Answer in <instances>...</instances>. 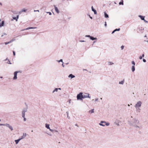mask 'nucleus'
<instances>
[{"instance_id": "obj_1", "label": "nucleus", "mask_w": 148, "mask_h": 148, "mask_svg": "<svg viewBox=\"0 0 148 148\" xmlns=\"http://www.w3.org/2000/svg\"><path fill=\"white\" fill-rule=\"evenodd\" d=\"M77 100H82L83 99L82 93L80 92L77 95Z\"/></svg>"}, {"instance_id": "obj_2", "label": "nucleus", "mask_w": 148, "mask_h": 148, "mask_svg": "<svg viewBox=\"0 0 148 148\" xmlns=\"http://www.w3.org/2000/svg\"><path fill=\"white\" fill-rule=\"evenodd\" d=\"M101 123L100 124V125L102 126H105V124H106L107 126H108L109 125V123H106V122H104L103 121H101Z\"/></svg>"}, {"instance_id": "obj_3", "label": "nucleus", "mask_w": 148, "mask_h": 148, "mask_svg": "<svg viewBox=\"0 0 148 148\" xmlns=\"http://www.w3.org/2000/svg\"><path fill=\"white\" fill-rule=\"evenodd\" d=\"M141 102L140 101L138 102L135 106L136 108H137L140 107L141 106Z\"/></svg>"}, {"instance_id": "obj_4", "label": "nucleus", "mask_w": 148, "mask_h": 148, "mask_svg": "<svg viewBox=\"0 0 148 148\" xmlns=\"http://www.w3.org/2000/svg\"><path fill=\"white\" fill-rule=\"evenodd\" d=\"M18 73V72L17 71H16V72H14V77L13 78L14 79H17V73Z\"/></svg>"}, {"instance_id": "obj_5", "label": "nucleus", "mask_w": 148, "mask_h": 148, "mask_svg": "<svg viewBox=\"0 0 148 148\" xmlns=\"http://www.w3.org/2000/svg\"><path fill=\"white\" fill-rule=\"evenodd\" d=\"M89 95L88 94H86L85 95H83V99L87 97L90 98V97L89 96Z\"/></svg>"}, {"instance_id": "obj_6", "label": "nucleus", "mask_w": 148, "mask_h": 148, "mask_svg": "<svg viewBox=\"0 0 148 148\" xmlns=\"http://www.w3.org/2000/svg\"><path fill=\"white\" fill-rule=\"evenodd\" d=\"M15 39H13L12 40H11L10 41L8 42H5V45H7L8 44H9V43H10L11 42H13V41H14V40Z\"/></svg>"}, {"instance_id": "obj_7", "label": "nucleus", "mask_w": 148, "mask_h": 148, "mask_svg": "<svg viewBox=\"0 0 148 148\" xmlns=\"http://www.w3.org/2000/svg\"><path fill=\"white\" fill-rule=\"evenodd\" d=\"M36 27H29L27 28H26L25 29L23 30H22L21 31H23V30H27V29H35V28H36Z\"/></svg>"}, {"instance_id": "obj_8", "label": "nucleus", "mask_w": 148, "mask_h": 148, "mask_svg": "<svg viewBox=\"0 0 148 148\" xmlns=\"http://www.w3.org/2000/svg\"><path fill=\"white\" fill-rule=\"evenodd\" d=\"M92 10L94 12V14H97V11H96V10H95V9L93 8V6L92 7Z\"/></svg>"}, {"instance_id": "obj_9", "label": "nucleus", "mask_w": 148, "mask_h": 148, "mask_svg": "<svg viewBox=\"0 0 148 148\" xmlns=\"http://www.w3.org/2000/svg\"><path fill=\"white\" fill-rule=\"evenodd\" d=\"M54 7L56 11L57 12V13H59V11L58 8L55 6H54Z\"/></svg>"}, {"instance_id": "obj_10", "label": "nucleus", "mask_w": 148, "mask_h": 148, "mask_svg": "<svg viewBox=\"0 0 148 148\" xmlns=\"http://www.w3.org/2000/svg\"><path fill=\"white\" fill-rule=\"evenodd\" d=\"M13 19L15 20L16 21H17L18 18V15H17L16 17H13Z\"/></svg>"}, {"instance_id": "obj_11", "label": "nucleus", "mask_w": 148, "mask_h": 148, "mask_svg": "<svg viewBox=\"0 0 148 148\" xmlns=\"http://www.w3.org/2000/svg\"><path fill=\"white\" fill-rule=\"evenodd\" d=\"M139 16L140 18L143 20H144L145 16L141 15H139Z\"/></svg>"}, {"instance_id": "obj_12", "label": "nucleus", "mask_w": 148, "mask_h": 148, "mask_svg": "<svg viewBox=\"0 0 148 148\" xmlns=\"http://www.w3.org/2000/svg\"><path fill=\"white\" fill-rule=\"evenodd\" d=\"M21 139H21H18V140H15V142L16 143V144H17L18 142Z\"/></svg>"}, {"instance_id": "obj_13", "label": "nucleus", "mask_w": 148, "mask_h": 148, "mask_svg": "<svg viewBox=\"0 0 148 148\" xmlns=\"http://www.w3.org/2000/svg\"><path fill=\"white\" fill-rule=\"evenodd\" d=\"M75 77V76L74 75H73L72 74H71L69 75V77H71V78H73L74 77Z\"/></svg>"}, {"instance_id": "obj_14", "label": "nucleus", "mask_w": 148, "mask_h": 148, "mask_svg": "<svg viewBox=\"0 0 148 148\" xmlns=\"http://www.w3.org/2000/svg\"><path fill=\"white\" fill-rule=\"evenodd\" d=\"M89 36L90 37V39L91 40H96L97 39L96 38H94L92 36Z\"/></svg>"}, {"instance_id": "obj_15", "label": "nucleus", "mask_w": 148, "mask_h": 148, "mask_svg": "<svg viewBox=\"0 0 148 148\" xmlns=\"http://www.w3.org/2000/svg\"><path fill=\"white\" fill-rule=\"evenodd\" d=\"M4 24V22L3 21L0 24V27H2L3 26Z\"/></svg>"}, {"instance_id": "obj_16", "label": "nucleus", "mask_w": 148, "mask_h": 148, "mask_svg": "<svg viewBox=\"0 0 148 148\" xmlns=\"http://www.w3.org/2000/svg\"><path fill=\"white\" fill-rule=\"evenodd\" d=\"M49 126V125L47 124H46L45 127L47 128L50 129Z\"/></svg>"}, {"instance_id": "obj_17", "label": "nucleus", "mask_w": 148, "mask_h": 148, "mask_svg": "<svg viewBox=\"0 0 148 148\" xmlns=\"http://www.w3.org/2000/svg\"><path fill=\"white\" fill-rule=\"evenodd\" d=\"M58 89H59V90H61V88H56L53 91V92H54L55 91H56V92H57L58 90Z\"/></svg>"}, {"instance_id": "obj_18", "label": "nucleus", "mask_w": 148, "mask_h": 148, "mask_svg": "<svg viewBox=\"0 0 148 148\" xmlns=\"http://www.w3.org/2000/svg\"><path fill=\"white\" fill-rule=\"evenodd\" d=\"M25 112L24 111H23V112H22V116L23 117H24Z\"/></svg>"}, {"instance_id": "obj_19", "label": "nucleus", "mask_w": 148, "mask_h": 148, "mask_svg": "<svg viewBox=\"0 0 148 148\" xmlns=\"http://www.w3.org/2000/svg\"><path fill=\"white\" fill-rule=\"evenodd\" d=\"M26 136V134L25 133H23V135L22 136V138H21V139H22L23 138H24Z\"/></svg>"}, {"instance_id": "obj_20", "label": "nucleus", "mask_w": 148, "mask_h": 148, "mask_svg": "<svg viewBox=\"0 0 148 148\" xmlns=\"http://www.w3.org/2000/svg\"><path fill=\"white\" fill-rule=\"evenodd\" d=\"M132 70L133 72H134L135 71V66H132Z\"/></svg>"}, {"instance_id": "obj_21", "label": "nucleus", "mask_w": 148, "mask_h": 148, "mask_svg": "<svg viewBox=\"0 0 148 148\" xmlns=\"http://www.w3.org/2000/svg\"><path fill=\"white\" fill-rule=\"evenodd\" d=\"M104 14H105V16L106 18H108V15L107 14L106 12H104Z\"/></svg>"}, {"instance_id": "obj_22", "label": "nucleus", "mask_w": 148, "mask_h": 148, "mask_svg": "<svg viewBox=\"0 0 148 148\" xmlns=\"http://www.w3.org/2000/svg\"><path fill=\"white\" fill-rule=\"evenodd\" d=\"M7 125H9V128L11 129V130H12H12L13 128H12V126H10L9 124H7Z\"/></svg>"}, {"instance_id": "obj_23", "label": "nucleus", "mask_w": 148, "mask_h": 148, "mask_svg": "<svg viewBox=\"0 0 148 148\" xmlns=\"http://www.w3.org/2000/svg\"><path fill=\"white\" fill-rule=\"evenodd\" d=\"M94 112V109H92L89 111V112L90 113H93Z\"/></svg>"}, {"instance_id": "obj_24", "label": "nucleus", "mask_w": 148, "mask_h": 148, "mask_svg": "<svg viewBox=\"0 0 148 148\" xmlns=\"http://www.w3.org/2000/svg\"><path fill=\"white\" fill-rule=\"evenodd\" d=\"M119 4L120 5H123V0H122V2H121L119 3Z\"/></svg>"}, {"instance_id": "obj_25", "label": "nucleus", "mask_w": 148, "mask_h": 148, "mask_svg": "<svg viewBox=\"0 0 148 148\" xmlns=\"http://www.w3.org/2000/svg\"><path fill=\"white\" fill-rule=\"evenodd\" d=\"M124 82V81L123 80V81H122L121 82H119V83L120 84H123Z\"/></svg>"}, {"instance_id": "obj_26", "label": "nucleus", "mask_w": 148, "mask_h": 148, "mask_svg": "<svg viewBox=\"0 0 148 148\" xmlns=\"http://www.w3.org/2000/svg\"><path fill=\"white\" fill-rule=\"evenodd\" d=\"M108 64L109 65H111L113 64V63L111 62H108Z\"/></svg>"}, {"instance_id": "obj_27", "label": "nucleus", "mask_w": 148, "mask_h": 148, "mask_svg": "<svg viewBox=\"0 0 148 148\" xmlns=\"http://www.w3.org/2000/svg\"><path fill=\"white\" fill-rule=\"evenodd\" d=\"M132 64L133 65V66H135V63L134 62V61H132Z\"/></svg>"}, {"instance_id": "obj_28", "label": "nucleus", "mask_w": 148, "mask_h": 148, "mask_svg": "<svg viewBox=\"0 0 148 148\" xmlns=\"http://www.w3.org/2000/svg\"><path fill=\"white\" fill-rule=\"evenodd\" d=\"M124 47V46H123V45H122V46H121V49L122 50H123V49Z\"/></svg>"}, {"instance_id": "obj_29", "label": "nucleus", "mask_w": 148, "mask_h": 148, "mask_svg": "<svg viewBox=\"0 0 148 148\" xmlns=\"http://www.w3.org/2000/svg\"><path fill=\"white\" fill-rule=\"evenodd\" d=\"M116 31H117V29H115L114 31H113L112 32V34H113V33H114V32H115Z\"/></svg>"}, {"instance_id": "obj_30", "label": "nucleus", "mask_w": 148, "mask_h": 148, "mask_svg": "<svg viewBox=\"0 0 148 148\" xmlns=\"http://www.w3.org/2000/svg\"><path fill=\"white\" fill-rule=\"evenodd\" d=\"M26 11V10H25V9H23L22 10V12H25Z\"/></svg>"}, {"instance_id": "obj_31", "label": "nucleus", "mask_w": 148, "mask_h": 148, "mask_svg": "<svg viewBox=\"0 0 148 148\" xmlns=\"http://www.w3.org/2000/svg\"><path fill=\"white\" fill-rule=\"evenodd\" d=\"M142 57H142V56H140L139 57V59H142Z\"/></svg>"}, {"instance_id": "obj_32", "label": "nucleus", "mask_w": 148, "mask_h": 148, "mask_svg": "<svg viewBox=\"0 0 148 148\" xmlns=\"http://www.w3.org/2000/svg\"><path fill=\"white\" fill-rule=\"evenodd\" d=\"M143 61L144 62H146V60L145 59H143Z\"/></svg>"}, {"instance_id": "obj_33", "label": "nucleus", "mask_w": 148, "mask_h": 148, "mask_svg": "<svg viewBox=\"0 0 148 148\" xmlns=\"http://www.w3.org/2000/svg\"><path fill=\"white\" fill-rule=\"evenodd\" d=\"M49 130H50L51 132H53V130H51V129H50H50H49Z\"/></svg>"}, {"instance_id": "obj_34", "label": "nucleus", "mask_w": 148, "mask_h": 148, "mask_svg": "<svg viewBox=\"0 0 148 148\" xmlns=\"http://www.w3.org/2000/svg\"><path fill=\"white\" fill-rule=\"evenodd\" d=\"M13 53L14 55V56L15 55V53L14 51H13Z\"/></svg>"}, {"instance_id": "obj_35", "label": "nucleus", "mask_w": 148, "mask_h": 148, "mask_svg": "<svg viewBox=\"0 0 148 148\" xmlns=\"http://www.w3.org/2000/svg\"><path fill=\"white\" fill-rule=\"evenodd\" d=\"M117 29V31H119L120 30V29L119 28L118 29Z\"/></svg>"}, {"instance_id": "obj_36", "label": "nucleus", "mask_w": 148, "mask_h": 148, "mask_svg": "<svg viewBox=\"0 0 148 148\" xmlns=\"http://www.w3.org/2000/svg\"><path fill=\"white\" fill-rule=\"evenodd\" d=\"M144 21L145 22H146V23H147V21H146L145 20V19H144Z\"/></svg>"}, {"instance_id": "obj_37", "label": "nucleus", "mask_w": 148, "mask_h": 148, "mask_svg": "<svg viewBox=\"0 0 148 148\" xmlns=\"http://www.w3.org/2000/svg\"><path fill=\"white\" fill-rule=\"evenodd\" d=\"M59 62H62V60L61 59L60 61Z\"/></svg>"}, {"instance_id": "obj_38", "label": "nucleus", "mask_w": 148, "mask_h": 148, "mask_svg": "<svg viewBox=\"0 0 148 148\" xmlns=\"http://www.w3.org/2000/svg\"><path fill=\"white\" fill-rule=\"evenodd\" d=\"M105 26L106 27V26H107V24H106V22H105Z\"/></svg>"}, {"instance_id": "obj_39", "label": "nucleus", "mask_w": 148, "mask_h": 148, "mask_svg": "<svg viewBox=\"0 0 148 148\" xmlns=\"http://www.w3.org/2000/svg\"><path fill=\"white\" fill-rule=\"evenodd\" d=\"M142 57H144V54H143L142 55Z\"/></svg>"}, {"instance_id": "obj_40", "label": "nucleus", "mask_w": 148, "mask_h": 148, "mask_svg": "<svg viewBox=\"0 0 148 148\" xmlns=\"http://www.w3.org/2000/svg\"><path fill=\"white\" fill-rule=\"evenodd\" d=\"M49 14L50 15H51V13L50 12H49Z\"/></svg>"}, {"instance_id": "obj_41", "label": "nucleus", "mask_w": 148, "mask_h": 148, "mask_svg": "<svg viewBox=\"0 0 148 148\" xmlns=\"http://www.w3.org/2000/svg\"><path fill=\"white\" fill-rule=\"evenodd\" d=\"M24 121H26V119L25 117H24Z\"/></svg>"}, {"instance_id": "obj_42", "label": "nucleus", "mask_w": 148, "mask_h": 148, "mask_svg": "<svg viewBox=\"0 0 148 148\" xmlns=\"http://www.w3.org/2000/svg\"><path fill=\"white\" fill-rule=\"evenodd\" d=\"M34 12H35V11H38V12H39V11L38 10H34Z\"/></svg>"}, {"instance_id": "obj_43", "label": "nucleus", "mask_w": 148, "mask_h": 148, "mask_svg": "<svg viewBox=\"0 0 148 148\" xmlns=\"http://www.w3.org/2000/svg\"><path fill=\"white\" fill-rule=\"evenodd\" d=\"M7 124H6V126H7V127H9V125H7Z\"/></svg>"}, {"instance_id": "obj_44", "label": "nucleus", "mask_w": 148, "mask_h": 148, "mask_svg": "<svg viewBox=\"0 0 148 148\" xmlns=\"http://www.w3.org/2000/svg\"><path fill=\"white\" fill-rule=\"evenodd\" d=\"M55 131L56 132H58V131H57V130H55Z\"/></svg>"}, {"instance_id": "obj_45", "label": "nucleus", "mask_w": 148, "mask_h": 148, "mask_svg": "<svg viewBox=\"0 0 148 148\" xmlns=\"http://www.w3.org/2000/svg\"><path fill=\"white\" fill-rule=\"evenodd\" d=\"M0 5H2V4L1 3H0Z\"/></svg>"}, {"instance_id": "obj_46", "label": "nucleus", "mask_w": 148, "mask_h": 148, "mask_svg": "<svg viewBox=\"0 0 148 148\" xmlns=\"http://www.w3.org/2000/svg\"><path fill=\"white\" fill-rule=\"evenodd\" d=\"M2 125V124H0V125Z\"/></svg>"}, {"instance_id": "obj_47", "label": "nucleus", "mask_w": 148, "mask_h": 148, "mask_svg": "<svg viewBox=\"0 0 148 148\" xmlns=\"http://www.w3.org/2000/svg\"><path fill=\"white\" fill-rule=\"evenodd\" d=\"M1 19H0V22H1Z\"/></svg>"}, {"instance_id": "obj_48", "label": "nucleus", "mask_w": 148, "mask_h": 148, "mask_svg": "<svg viewBox=\"0 0 148 148\" xmlns=\"http://www.w3.org/2000/svg\"><path fill=\"white\" fill-rule=\"evenodd\" d=\"M1 121V119H0V121Z\"/></svg>"}]
</instances>
